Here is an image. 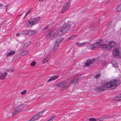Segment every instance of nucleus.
Masks as SVG:
<instances>
[{
  "mask_svg": "<svg viewBox=\"0 0 121 121\" xmlns=\"http://www.w3.org/2000/svg\"><path fill=\"white\" fill-rule=\"evenodd\" d=\"M56 86L63 90H64L69 87L70 86L69 83L67 80H64L59 82Z\"/></svg>",
  "mask_w": 121,
  "mask_h": 121,
  "instance_id": "nucleus-4",
  "label": "nucleus"
},
{
  "mask_svg": "<svg viewBox=\"0 0 121 121\" xmlns=\"http://www.w3.org/2000/svg\"><path fill=\"white\" fill-rule=\"evenodd\" d=\"M95 59L92 58L91 60H88L85 63L86 65L87 66H89L92 63L94 62Z\"/></svg>",
  "mask_w": 121,
  "mask_h": 121,
  "instance_id": "nucleus-11",
  "label": "nucleus"
},
{
  "mask_svg": "<svg viewBox=\"0 0 121 121\" xmlns=\"http://www.w3.org/2000/svg\"><path fill=\"white\" fill-rule=\"evenodd\" d=\"M78 77H75L73 78L69 83L70 85L72 84L76 85L78 83Z\"/></svg>",
  "mask_w": 121,
  "mask_h": 121,
  "instance_id": "nucleus-10",
  "label": "nucleus"
},
{
  "mask_svg": "<svg viewBox=\"0 0 121 121\" xmlns=\"http://www.w3.org/2000/svg\"><path fill=\"white\" fill-rule=\"evenodd\" d=\"M113 52L114 55L115 56H118L119 54L118 49L117 48L114 49Z\"/></svg>",
  "mask_w": 121,
  "mask_h": 121,
  "instance_id": "nucleus-14",
  "label": "nucleus"
},
{
  "mask_svg": "<svg viewBox=\"0 0 121 121\" xmlns=\"http://www.w3.org/2000/svg\"><path fill=\"white\" fill-rule=\"evenodd\" d=\"M111 62L113 65V67L116 68L117 67V65L115 61L114 60H112Z\"/></svg>",
  "mask_w": 121,
  "mask_h": 121,
  "instance_id": "nucleus-19",
  "label": "nucleus"
},
{
  "mask_svg": "<svg viewBox=\"0 0 121 121\" xmlns=\"http://www.w3.org/2000/svg\"><path fill=\"white\" fill-rule=\"evenodd\" d=\"M76 36V35H73L70 37L69 38V39H72L73 38H74Z\"/></svg>",
  "mask_w": 121,
  "mask_h": 121,
  "instance_id": "nucleus-31",
  "label": "nucleus"
},
{
  "mask_svg": "<svg viewBox=\"0 0 121 121\" xmlns=\"http://www.w3.org/2000/svg\"><path fill=\"white\" fill-rule=\"evenodd\" d=\"M7 74V72H5L4 74H2V73L0 71V78L1 80L4 79Z\"/></svg>",
  "mask_w": 121,
  "mask_h": 121,
  "instance_id": "nucleus-15",
  "label": "nucleus"
},
{
  "mask_svg": "<svg viewBox=\"0 0 121 121\" xmlns=\"http://www.w3.org/2000/svg\"><path fill=\"white\" fill-rule=\"evenodd\" d=\"M104 117H101L99 118L96 119L95 121H102L104 120Z\"/></svg>",
  "mask_w": 121,
  "mask_h": 121,
  "instance_id": "nucleus-25",
  "label": "nucleus"
},
{
  "mask_svg": "<svg viewBox=\"0 0 121 121\" xmlns=\"http://www.w3.org/2000/svg\"><path fill=\"white\" fill-rule=\"evenodd\" d=\"M75 44L78 46L80 47L86 44V42H84L82 43H76Z\"/></svg>",
  "mask_w": 121,
  "mask_h": 121,
  "instance_id": "nucleus-20",
  "label": "nucleus"
},
{
  "mask_svg": "<svg viewBox=\"0 0 121 121\" xmlns=\"http://www.w3.org/2000/svg\"><path fill=\"white\" fill-rule=\"evenodd\" d=\"M105 117H104V119H105Z\"/></svg>",
  "mask_w": 121,
  "mask_h": 121,
  "instance_id": "nucleus-44",
  "label": "nucleus"
},
{
  "mask_svg": "<svg viewBox=\"0 0 121 121\" xmlns=\"http://www.w3.org/2000/svg\"><path fill=\"white\" fill-rule=\"evenodd\" d=\"M107 116H111V115H108Z\"/></svg>",
  "mask_w": 121,
  "mask_h": 121,
  "instance_id": "nucleus-43",
  "label": "nucleus"
},
{
  "mask_svg": "<svg viewBox=\"0 0 121 121\" xmlns=\"http://www.w3.org/2000/svg\"><path fill=\"white\" fill-rule=\"evenodd\" d=\"M9 6V5H6V6H5V7L6 8V11H7V9L8 8Z\"/></svg>",
  "mask_w": 121,
  "mask_h": 121,
  "instance_id": "nucleus-37",
  "label": "nucleus"
},
{
  "mask_svg": "<svg viewBox=\"0 0 121 121\" xmlns=\"http://www.w3.org/2000/svg\"><path fill=\"white\" fill-rule=\"evenodd\" d=\"M70 25L65 23L56 30V32L60 34H63L67 32L70 28Z\"/></svg>",
  "mask_w": 121,
  "mask_h": 121,
  "instance_id": "nucleus-2",
  "label": "nucleus"
},
{
  "mask_svg": "<svg viewBox=\"0 0 121 121\" xmlns=\"http://www.w3.org/2000/svg\"><path fill=\"white\" fill-rule=\"evenodd\" d=\"M48 60L46 59V58H44L42 61V63L43 64H45L46 62H47Z\"/></svg>",
  "mask_w": 121,
  "mask_h": 121,
  "instance_id": "nucleus-29",
  "label": "nucleus"
},
{
  "mask_svg": "<svg viewBox=\"0 0 121 121\" xmlns=\"http://www.w3.org/2000/svg\"><path fill=\"white\" fill-rule=\"evenodd\" d=\"M59 47V44L54 43L53 48V50L56 51L58 49Z\"/></svg>",
  "mask_w": 121,
  "mask_h": 121,
  "instance_id": "nucleus-16",
  "label": "nucleus"
},
{
  "mask_svg": "<svg viewBox=\"0 0 121 121\" xmlns=\"http://www.w3.org/2000/svg\"><path fill=\"white\" fill-rule=\"evenodd\" d=\"M13 71V70L11 69H9L6 72H12Z\"/></svg>",
  "mask_w": 121,
  "mask_h": 121,
  "instance_id": "nucleus-35",
  "label": "nucleus"
},
{
  "mask_svg": "<svg viewBox=\"0 0 121 121\" xmlns=\"http://www.w3.org/2000/svg\"><path fill=\"white\" fill-rule=\"evenodd\" d=\"M3 5L0 4V7H3Z\"/></svg>",
  "mask_w": 121,
  "mask_h": 121,
  "instance_id": "nucleus-40",
  "label": "nucleus"
},
{
  "mask_svg": "<svg viewBox=\"0 0 121 121\" xmlns=\"http://www.w3.org/2000/svg\"><path fill=\"white\" fill-rule=\"evenodd\" d=\"M113 99L114 100L119 102L121 100V94L118 95V96L115 97L113 98Z\"/></svg>",
  "mask_w": 121,
  "mask_h": 121,
  "instance_id": "nucleus-13",
  "label": "nucleus"
},
{
  "mask_svg": "<svg viewBox=\"0 0 121 121\" xmlns=\"http://www.w3.org/2000/svg\"><path fill=\"white\" fill-rule=\"evenodd\" d=\"M21 34L23 35H26L28 34V30H26L22 31L21 32Z\"/></svg>",
  "mask_w": 121,
  "mask_h": 121,
  "instance_id": "nucleus-24",
  "label": "nucleus"
},
{
  "mask_svg": "<svg viewBox=\"0 0 121 121\" xmlns=\"http://www.w3.org/2000/svg\"><path fill=\"white\" fill-rule=\"evenodd\" d=\"M102 42V40H101L99 41V42L95 43H93L92 45L91 49L93 50L95 48L97 47L100 48L102 49H103L104 50H108L109 48V47L106 44H100V43Z\"/></svg>",
  "mask_w": 121,
  "mask_h": 121,
  "instance_id": "nucleus-3",
  "label": "nucleus"
},
{
  "mask_svg": "<svg viewBox=\"0 0 121 121\" xmlns=\"http://www.w3.org/2000/svg\"><path fill=\"white\" fill-rule=\"evenodd\" d=\"M71 1L68 0L67 2L64 4V7L62 9L60 13H63L64 12L66 11L70 7Z\"/></svg>",
  "mask_w": 121,
  "mask_h": 121,
  "instance_id": "nucleus-8",
  "label": "nucleus"
},
{
  "mask_svg": "<svg viewBox=\"0 0 121 121\" xmlns=\"http://www.w3.org/2000/svg\"><path fill=\"white\" fill-rule=\"evenodd\" d=\"M44 111H43L41 112L37 113L36 115L33 116L31 119L32 121H35L38 118L42 116Z\"/></svg>",
  "mask_w": 121,
  "mask_h": 121,
  "instance_id": "nucleus-9",
  "label": "nucleus"
},
{
  "mask_svg": "<svg viewBox=\"0 0 121 121\" xmlns=\"http://www.w3.org/2000/svg\"><path fill=\"white\" fill-rule=\"evenodd\" d=\"M56 35L55 32L52 31L47 34L46 36L50 40H53L56 38Z\"/></svg>",
  "mask_w": 121,
  "mask_h": 121,
  "instance_id": "nucleus-7",
  "label": "nucleus"
},
{
  "mask_svg": "<svg viewBox=\"0 0 121 121\" xmlns=\"http://www.w3.org/2000/svg\"><path fill=\"white\" fill-rule=\"evenodd\" d=\"M15 53V51L13 50L11 51L10 52L8 53L7 54V56H11L12 55L14 54Z\"/></svg>",
  "mask_w": 121,
  "mask_h": 121,
  "instance_id": "nucleus-21",
  "label": "nucleus"
},
{
  "mask_svg": "<svg viewBox=\"0 0 121 121\" xmlns=\"http://www.w3.org/2000/svg\"><path fill=\"white\" fill-rule=\"evenodd\" d=\"M31 9H29L28 11L26 13V14L25 15V16H24V17H23V19H24L25 18H26V17L27 16V15L28 14L30 13L31 12Z\"/></svg>",
  "mask_w": 121,
  "mask_h": 121,
  "instance_id": "nucleus-23",
  "label": "nucleus"
},
{
  "mask_svg": "<svg viewBox=\"0 0 121 121\" xmlns=\"http://www.w3.org/2000/svg\"><path fill=\"white\" fill-rule=\"evenodd\" d=\"M120 81L119 79H114L112 81L104 84L103 85L97 87L94 89V90L96 91H101L105 90L106 88L114 89L117 86L119 85Z\"/></svg>",
  "mask_w": 121,
  "mask_h": 121,
  "instance_id": "nucleus-1",
  "label": "nucleus"
},
{
  "mask_svg": "<svg viewBox=\"0 0 121 121\" xmlns=\"http://www.w3.org/2000/svg\"><path fill=\"white\" fill-rule=\"evenodd\" d=\"M36 64V62L35 61H33L31 64L30 65L31 66H34Z\"/></svg>",
  "mask_w": 121,
  "mask_h": 121,
  "instance_id": "nucleus-30",
  "label": "nucleus"
},
{
  "mask_svg": "<svg viewBox=\"0 0 121 121\" xmlns=\"http://www.w3.org/2000/svg\"><path fill=\"white\" fill-rule=\"evenodd\" d=\"M63 39L64 38L63 37H60L56 39L55 42L59 44V43L62 41Z\"/></svg>",
  "mask_w": 121,
  "mask_h": 121,
  "instance_id": "nucleus-18",
  "label": "nucleus"
},
{
  "mask_svg": "<svg viewBox=\"0 0 121 121\" xmlns=\"http://www.w3.org/2000/svg\"><path fill=\"white\" fill-rule=\"evenodd\" d=\"M20 33H18L17 34H16V36H19V35H20Z\"/></svg>",
  "mask_w": 121,
  "mask_h": 121,
  "instance_id": "nucleus-39",
  "label": "nucleus"
},
{
  "mask_svg": "<svg viewBox=\"0 0 121 121\" xmlns=\"http://www.w3.org/2000/svg\"><path fill=\"white\" fill-rule=\"evenodd\" d=\"M24 108V106L21 104L18 106L14 109L12 113V115L14 116L22 111Z\"/></svg>",
  "mask_w": 121,
  "mask_h": 121,
  "instance_id": "nucleus-6",
  "label": "nucleus"
},
{
  "mask_svg": "<svg viewBox=\"0 0 121 121\" xmlns=\"http://www.w3.org/2000/svg\"><path fill=\"white\" fill-rule=\"evenodd\" d=\"M56 116H54L52 117L51 118L47 121H52L56 117Z\"/></svg>",
  "mask_w": 121,
  "mask_h": 121,
  "instance_id": "nucleus-27",
  "label": "nucleus"
},
{
  "mask_svg": "<svg viewBox=\"0 0 121 121\" xmlns=\"http://www.w3.org/2000/svg\"><path fill=\"white\" fill-rule=\"evenodd\" d=\"M28 43H27L26 44H25V45L24 46V47H25H25H26V46H28Z\"/></svg>",
  "mask_w": 121,
  "mask_h": 121,
  "instance_id": "nucleus-38",
  "label": "nucleus"
},
{
  "mask_svg": "<svg viewBox=\"0 0 121 121\" xmlns=\"http://www.w3.org/2000/svg\"><path fill=\"white\" fill-rule=\"evenodd\" d=\"M21 15V14H20V15H18L17 16V17H18V16H19L20 15Z\"/></svg>",
  "mask_w": 121,
  "mask_h": 121,
  "instance_id": "nucleus-42",
  "label": "nucleus"
},
{
  "mask_svg": "<svg viewBox=\"0 0 121 121\" xmlns=\"http://www.w3.org/2000/svg\"><path fill=\"white\" fill-rule=\"evenodd\" d=\"M96 119L95 118H91L89 119V121H95Z\"/></svg>",
  "mask_w": 121,
  "mask_h": 121,
  "instance_id": "nucleus-32",
  "label": "nucleus"
},
{
  "mask_svg": "<svg viewBox=\"0 0 121 121\" xmlns=\"http://www.w3.org/2000/svg\"><path fill=\"white\" fill-rule=\"evenodd\" d=\"M101 75L100 74L98 73L95 75V78L97 79L99 78Z\"/></svg>",
  "mask_w": 121,
  "mask_h": 121,
  "instance_id": "nucleus-28",
  "label": "nucleus"
},
{
  "mask_svg": "<svg viewBox=\"0 0 121 121\" xmlns=\"http://www.w3.org/2000/svg\"><path fill=\"white\" fill-rule=\"evenodd\" d=\"M58 76L57 75L52 76L48 80L47 82H51V81H53L57 79L58 78Z\"/></svg>",
  "mask_w": 121,
  "mask_h": 121,
  "instance_id": "nucleus-17",
  "label": "nucleus"
},
{
  "mask_svg": "<svg viewBox=\"0 0 121 121\" xmlns=\"http://www.w3.org/2000/svg\"><path fill=\"white\" fill-rule=\"evenodd\" d=\"M44 0H39V1L40 2H42L44 1Z\"/></svg>",
  "mask_w": 121,
  "mask_h": 121,
  "instance_id": "nucleus-41",
  "label": "nucleus"
},
{
  "mask_svg": "<svg viewBox=\"0 0 121 121\" xmlns=\"http://www.w3.org/2000/svg\"><path fill=\"white\" fill-rule=\"evenodd\" d=\"M117 12H120L121 11V5L120 4H119L118 8L117 9Z\"/></svg>",
  "mask_w": 121,
  "mask_h": 121,
  "instance_id": "nucleus-26",
  "label": "nucleus"
},
{
  "mask_svg": "<svg viewBox=\"0 0 121 121\" xmlns=\"http://www.w3.org/2000/svg\"><path fill=\"white\" fill-rule=\"evenodd\" d=\"M48 26H46V27H44V29H43V30H46V29H48Z\"/></svg>",
  "mask_w": 121,
  "mask_h": 121,
  "instance_id": "nucleus-36",
  "label": "nucleus"
},
{
  "mask_svg": "<svg viewBox=\"0 0 121 121\" xmlns=\"http://www.w3.org/2000/svg\"><path fill=\"white\" fill-rule=\"evenodd\" d=\"M26 92V91L25 90H24L23 91L21 92V93L22 95H23L25 94Z\"/></svg>",
  "mask_w": 121,
  "mask_h": 121,
  "instance_id": "nucleus-34",
  "label": "nucleus"
},
{
  "mask_svg": "<svg viewBox=\"0 0 121 121\" xmlns=\"http://www.w3.org/2000/svg\"><path fill=\"white\" fill-rule=\"evenodd\" d=\"M115 0H109V1H107V4L109 3L110 1L111 2H113L115 1Z\"/></svg>",
  "mask_w": 121,
  "mask_h": 121,
  "instance_id": "nucleus-33",
  "label": "nucleus"
},
{
  "mask_svg": "<svg viewBox=\"0 0 121 121\" xmlns=\"http://www.w3.org/2000/svg\"><path fill=\"white\" fill-rule=\"evenodd\" d=\"M109 45H107L110 48L108 50H106V51H108L111 48H114L116 46V43L114 42L113 41H111L110 42H109Z\"/></svg>",
  "mask_w": 121,
  "mask_h": 121,
  "instance_id": "nucleus-12",
  "label": "nucleus"
},
{
  "mask_svg": "<svg viewBox=\"0 0 121 121\" xmlns=\"http://www.w3.org/2000/svg\"><path fill=\"white\" fill-rule=\"evenodd\" d=\"M40 17L33 18L30 19L29 22H26L27 26L29 27H31L33 25H34L39 20Z\"/></svg>",
  "mask_w": 121,
  "mask_h": 121,
  "instance_id": "nucleus-5",
  "label": "nucleus"
},
{
  "mask_svg": "<svg viewBox=\"0 0 121 121\" xmlns=\"http://www.w3.org/2000/svg\"><path fill=\"white\" fill-rule=\"evenodd\" d=\"M36 32L34 30H30L28 31V35H32L33 34H35Z\"/></svg>",
  "mask_w": 121,
  "mask_h": 121,
  "instance_id": "nucleus-22",
  "label": "nucleus"
}]
</instances>
